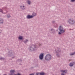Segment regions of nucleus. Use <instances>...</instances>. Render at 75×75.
<instances>
[{
  "mask_svg": "<svg viewBox=\"0 0 75 75\" xmlns=\"http://www.w3.org/2000/svg\"><path fill=\"white\" fill-rule=\"evenodd\" d=\"M31 47H32L33 48V49H34V48H35L36 47V45H32L31 46Z\"/></svg>",
  "mask_w": 75,
  "mask_h": 75,
  "instance_id": "obj_13",
  "label": "nucleus"
},
{
  "mask_svg": "<svg viewBox=\"0 0 75 75\" xmlns=\"http://www.w3.org/2000/svg\"><path fill=\"white\" fill-rule=\"evenodd\" d=\"M0 59H1V60L3 59V58H0Z\"/></svg>",
  "mask_w": 75,
  "mask_h": 75,
  "instance_id": "obj_21",
  "label": "nucleus"
},
{
  "mask_svg": "<svg viewBox=\"0 0 75 75\" xmlns=\"http://www.w3.org/2000/svg\"><path fill=\"white\" fill-rule=\"evenodd\" d=\"M33 17V16H30L29 15L27 16V18H28L29 19L30 18H32Z\"/></svg>",
  "mask_w": 75,
  "mask_h": 75,
  "instance_id": "obj_5",
  "label": "nucleus"
},
{
  "mask_svg": "<svg viewBox=\"0 0 75 75\" xmlns=\"http://www.w3.org/2000/svg\"><path fill=\"white\" fill-rule=\"evenodd\" d=\"M51 55L50 54H47L45 57V59L47 61H50L51 60Z\"/></svg>",
  "mask_w": 75,
  "mask_h": 75,
  "instance_id": "obj_1",
  "label": "nucleus"
},
{
  "mask_svg": "<svg viewBox=\"0 0 75 75\" xmlns=\"http://www.w3.org/2000/svg\"><path fill=\"white\" fill-rule=\"evenodd\" d=\"M30 50H33V48H31V49H30Z\"/></svg>",
  "mask_w": 75,
  "mask_h": 75,
  "instance_id": "obj_24",
  "label": "nucleus"
},
{
  "mask_svg": "<svg viewBox=\"0 0 75 75\" xmlns=\"http://www.w3.org/2000/svg\"><path fill=\"white\" fill-rule=\"evenodd\" d=\"M28 4H30L31 2H30V1H29V0H28Z\"/></svg>",
  "mask_w": 75,
  "mask_h": 75,
  "instance_id": "obj_16",
  "label": "nucleus"
},
{
  "mask_svg": "<svg viewBox=\"0 0 75 75\" xmlns=\"http://www.w3.org/2000/svg\"><path fill=\"white\" fill-rule=\"evenodd\" d=\"M3 22V20L1 18H0V23H2Z\"/></svg>",
  "mask_w": 75,
  "mask_h": 75,
  "instance_id": "obj_10",
  "label": "nucleus"
},
{
  "mask_svg": "<svg viewBox=\"0 0 75 75\" xmlns=\"http://www.w3.org/2000/svg\"><path fill=\"white\" fill-rule=\"evenodd\" d=\"M15 72V71L14 70H11L10 71V72L11 74H13Z\"/></svg>",
  "mask_w": 75,
  "mask_h": 75,
  "instance_id": "obj_7",
  "label": "nucleus"
},
{
  "mask_svg": "<svg viewBox=\"0 0 75 75\" xmlns=\"http://www.w3.org/2000/svg\"><path fill=\"white\" fill-rule=\"evenodd\" d=\"M36 14H36V13H33L32 14L33 17H34V16H36Z\"/></svg>",
  "mask_w": 75,
  "mask_h": 75,
  "instance_id": "obj_12",
  "label": "nucleus"
},
{
  "mask_svg": "<svg viewBox=\"0 0 75 75\" xmlns=\"http://www.w3.org/2000/svg\"><path fill=\"white\" fill-rule=\"evenodd\" d=\"M10 16H7V17H10Z\"/></svg>",
  "mask_w": 75,
  "mask_h": 75,
  "instance_id": "obj_23",
  "label": "nucleus"
},
{
  "mask_svg": "<svg viewBox=\"0 0 75 75\" xmlns=\"http://www.w3.org/2000/svg\"><path fill=\"white\" fill-rule=\"evenodd\" d=\"M27 41H28V40H26V42H25H25H25V43L27 42Z\"/></svg>",
  "mask_w": 75,
  "mask_h": 75,
  "instance_id": "obj_20",
  "label": "nucleus"
},
{
  "mask_svg": "<svg viewBox=\"0 0 75 75\" xmlns=\"http://www.w3.org/2000/svg\"><path fill=\"white\" fill-rule=\"evenodd\" d=\"M74 62H73V63H70L69 64V66H70V67H72V66L74 65Z\"/></svg>",
  "mask_w": 75,
  "mask_h": 75,
  "instance_id": "obj_9",
  "label": "nucleus"
},
{
  "mask_svg": "<svg viewBox=\"0 0 75 75\" xmlns=\"http://www.w3.org/2000/svg\"><path fill=\"white\" fill-rule=\"evenodd\" d=\"M43 58H44V54L42 53H41L40 54V56H39V58L40 59H43Z\"/></svg>",
  "mask_w": 75,
  "mask_h": 75,
  "instance_id": "obj_4",
  "label": "nucleus"
},
{
  "mask_svg": "<svg viewBox=\"0 0 75 75\" xmlns=\"http://www.w3.org/2000/svg\"><path fill=\"white\" fill-rule=\"evenodd\" d=\"M68 22L70 24H74L75 23V21L72 19H69L68 20Z\"/></svg>",
  "mask_w": 75,
  "mask_h": 75,
  "instance_id": "obj_3",
  "label": "nucleus"
},
{
  "mask_svg": "<svg viewBox=\"0 0 75 75\" xmlns=\"http://www.w3.org/2000/svg\"><path fill=\"white\" fill-rule=\"evenodd\" d=\"M36 75H40V73H37L36 74Z\"/></svg>",
  "mask_w": 75,
  "mask_h": 75,
  "instance_id": "obj_17",
  "label": "nucleus"
},
{
  "mask_svg": "<svg viewBox=\"0 0 75 75\" xmlns=\"http://www.w3.org/2000/svg\"><path fill=\"white\" fill-rule=\"evenodd\" d=\"M40 75H45V74L44 72L40 73Z\"/></svg>",
  "mask_w": 75,
  "mask_h": 75,
  "instance_id": "obj_11",
  "label": "nucleus"
},
{
  "mask_svg": "<svg viewBox=\"0 0 75 75\" xmlns=\"http://www.w3.org/2000/svg\"><path fill=\"white\" fill-rule=\"evenodd\" d=\"M19 40H23V37L21 36H19L18 37Z\"/></svg>",
  "mask_w": 75,
  "mask_h": 75,
  "instance_id": "obj_8",
  "label": "nucleus"
},
{
  "mask_svg": "<svg viewBox=\"0 0 75 75\" xmlns=\"http://www.w3.org/2000/svg\"><path fill=\"white\" fill-rule=\"evenodd\" d=\"M0 12H1V13H3V11L1 9L0 10Z\"/></svg>",
  "mask_w": 75,
  "mask_h": 75,
  "instance_id": "obj_18",
  "label": "nucleus"
},
{
  "mask_svg": "<svg viewBox=\"0 0 75 75\" xmlns=\"http://www.w3.org/2000/svg\"><path fill=\"white\" fill-rule=\"evenodd\" d=\"M75 0H71V2H74V1H75Z\"/></svg>",
  "mask_w": 75,
  "mask_h": 75,
  "instance_id": "obj_19",
  "label": "nucleus"
},
{
  "mask_svg": "<svg viewBox=\"0 0 75 75\" xmlns=\"http://www.w3.org/2000/svg\"><path fill=\"white\" fill-rule=\"evenodd\" d=\"M40 44H39V45H40Z\"/></svg>",
  "mask_w": 75,
  "mask_h": 75,
  "instance_id": "obj_25",
  "label": "nucleus"
},
{
  "mask_svg": "<svg viewBox=\"0 0 75 75\" xmlns=\"http://www.w3.org/2000/svg\"><path fill=\"white\" fill-rule=\"evenodd\" d=\"M61 72H63V73H67V70H61Z\"/></svg>",
  "mask_w": 75,
  "mask_h": 75,
  "instance_id": "obj_6",
  "label": "nucleus"
},
{
  "mask_svg": "<svg viewBox=\"0 0 75 75\" xmlns=\"http://www.w3.org/2000/svg\"><path fill=\"white\" fill-rule=\"evenodd\" d=\"M34 75V74H30V75Z\"/></svg>",
  "mask_w": 75,
  "mask_h": 75,
  "instance_id": "obj_22",
  "label": "nucleus"
},
{
  "mask_svg": "<svg viewBox=\"0 0 75 75\" xmlns=\"http://www.w3.org/2000/svg\"><path fill=\"white\" fill-rule=\"evenodd\" d=\"M74 54H75V52L73 53H71L70 54V55H74Z\"/></svg>",
  "mask_w": 75,
  "mask_h": 75,
  "instance_id": "obj_15",
  "label": "nucleus"
},
{
  "mask_svg": "<svg viewBox=\"0 0 75 75\" xmlns=\"http://www.w3.org/2000/svg\"><path fill=\"white\" fill-rule=\"evenodd\" d=\"M21 7L23 10H24V9H25V8H24V6H21Z\"/></svg>",
  "mask_w": 75,
  "mask_h": 75,
  "instance_id": "obj_14",
  "label": "nucleus"
},
{
  "mask_svg": "<svg viewBox=\"0 0 75 75\" xmlns=\"http://www.w3.org/2000/svg\"><path fill=\"white\" fill-rule=\"evenodd\" d=\"M59 30L60 32H59V34H61V33L65 32V30H64V29H63V28H62V26H60L59 28Z\"/></svg>",
  "mask_w": 75,
  "mask_h": 75,
  "instance_id": "obj_2",
  "label": "nucleus"
}]
</instances>
